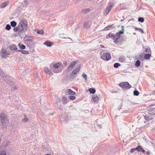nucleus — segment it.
Returning <instances> with one entry per match:
<instances>
[{"label":"nucleus","instance_id":"c03bdc74","mask_svg":"<svg viewBox=\"0 0 155 155\" xmlns=\"http://www.w3.org/2000/svg\"><path fill=\"white\" fill-rule=\"evenodd\" d=\"M144 117L145 119L146 120H151L152 119L153 117L151 116V118H150L148 116H144Z\"/></svg>","mask_w":155,"mask_h":155},{"label":"nucleus","instance_id":"0e129e2a","mask_svg":"<svg viewBox=\"0 0 155 155\" xmlns=\"http://www.w3.org/2000/svg\"><path fill=\"white\" fill-rule=\"evenodd\" d=\"M154 86L155 87V84H154Z\"/></svg>","mask_w":155,"mask_h":155},{"label":"nucleus","instance_id":"5701e85b","mask_svg":"<svg viewBox=\"0 0 155 155\" xmlns=\"http://www.w3.org/2000/svg\"><path fill=\"white\" fill-rule=\"evenodd\" d=\"M18 45L21 49H25L26 48L25 46L24 45L20 43H18Z\"/></svg>","mask_w":155,"mask_h":155},{"label":"nucleus","instance_id":"a878e982","mask_svg":"<svg viewBox=\"0 0 155 155\" xmlns=\"http://www.w3.org/2000/svg\"><path fill=\"white\" fill-rule=\"evenodd\" d=\"M134 28L136 31H138L139 32L143 34L144 33V32L143 31V30L141 28H138L137 27H134Z\"/></svg>","mask_w":155,"mask_h":155},{"label":"nucleus","instance_id":"bb28decb","mask_svg":"<svg viewBox=\"0 0 155 155\" xmlns=\"http://www.w3.org/2000/svg\"><path fill=\"white\" fill-rule=\"evenodd\" d=\"M62 102L63 104H65L68 103L67 99L66 97H63Z\"/></svg>","mask_w":155,"mask_h":155},{"label":"nucleus","instance_id":"e2e57ef3","mask_svg":"<svg viewBox=\"0 0 155 155\" xmlns=\"http://www.w3.org/2000/svg\"><path fill=\"white\" fill-rule=\"evenodd\" d=\"M43 149H45V148L44 147V146H43Z\"/></svg>","mask_w":155,"mask_h":155},{"label":"nucleus","instance_id":"412c9836","mask_svg":"<svg viewBox=\"0 0 155 155\" xmlns=\"http://www.w3.org/2000/svg\"><path fill=\"white\" fill-rule=\"evenodd\" d=\"M91 11V9L90 8H87L83 9L82 10V12L84 14H86L88 13Z\"/></svg>","mask_w":155,"mask_h":155},{"label":"nucleus","instance_id":"72a5a7b5","mask_svg":"<svg viewBox=\"0 0 155 155\" xmlns=\"http://www.w3.org/2000/svg\"><path fill=\"white\" fill-rule=\"evenodd\" d=\"M37 33L38 34L42 35L44 34V31L42 30H38L37 31Z\"/></svg>","mask_w":155,"mask_h":155},{"label":"nucleus","instance_id":"a18cd8bd","mask_svg":"<svg viewBox=\"0 0 155 155\" xmlns=\"http://www.w3.org/2000/svg\"><path fill=\"white\" fill-rule=\"evenodd\" d=\"M27 47H28L30 48H33L34 47V44H30V45H27Z\"/></svg>","mask_w":155,"mask_h":155},{"label":"nucleus","instance_id":"f8f14e48","mask_svg":"<svg viewBox=\"0 0 155 155\" xmlns=\"http://www.w3.org/2000/svg\"><path fill=\"white\" fill-rule=\"evenodd\" d=\"M135 150H137L138 152H141L142 153H145V150L142 148L140 146H138L134 148Z\"/></svg>","mask_w":155,"mask_h":155},{"label":"nucleus","instance_id":"f704fd0d","mask_svg":"<svg viewBox=\"0 0 155 155\" xmlns=\"http://www.w3.org/2000/svg\"><path fill=\"white\" fill-rule=\"evenodd\" d=\"M25 118L24 119H23L22 120V121L23 122H26L28 120V118L25 115L24 116Z\"/></svg>","mask_w":155,"mask_h":155},{"label":"nucleus","instance_id":"e433bc0d","mask_svg":"<svg viewBox=\"0 0 155 155\" xmlns=\"http://www.w3.org/2000/svg\"><path fill=\"white\" fill-rule=\"evenodd\" d=\"M133 94H134V95L135 96H138L139 95V92H138V91H137V90H135L134 91V93H133Z\"/></svg>","mask_w":155,"mask_h":155},{"label":"nucleus","instance_id":"bf43d9fd","mask_svg":"<svg viewBox=\"0 0 155 155\" xmlns=\"http://www.w3.org/2000/svg\"><path fill=\"white\" fill-rule=\"evenodd\" d=\"M17 51H18V52H21L22 53V50H17Z\"/></svg>","mask_w":155,"mask_h":155},{"label":"nucleus","instance_id":"052dcab7","mask_svg":"<svg viewBox=\"0 0 155 155\" xmlns=\"http://www.w3.org/2000/svg\"><path fill=\"white\" fill-rule=\"evenodd\" d=\"M154 105H155V104H154ZM153 105H154V104H152L150 105V106H153Z\"/></svg>","mask_w":155,"mask_h":155},{"label":"nucleus","instance_id":"7ed1b4c3","mask_svg":"<svg viewBox=\"0 0 155 155\" xmlns=\"http://www.w3.org/2000/svg\"><path fill=\"white\" fill-rule=\"evenodd\" d=\"M101 58L103 60L108 61L110 60L111 58V54L109 52L104 53L101 56Z\"/></svg>","mask_w":155,"mask_h":155},{"label":"nucleus","instance_id":"a211bd4d","mask_svg":"<svg viewBox=\"0 0 155 155\" xmlns=\"http://www.w3.org/2000/svg\"><path fill=\"white\" fill-rule=\"evenodd\" d=\"M44 44L48 47H50L52 45V43L48 41H46L44 42Z\"/></svg>","mask_w":155,"mask_h":155},{"label":"nucleus","instance_id":"4d7b16f0","mask_svg":"<svg viewBox=\"0 0 155 155\" xmlns=\"http://www.w3.org/2000/svg\"><path fill=\"white\" fill-rule=\"evenodd\" d=\"M63 64L64 65H65V66H66L67 64V62L66 61H64V63H63Z\"/></svg>","mask_w":155,"mask_h":155},{"label":"nucleus","instance_id":"dca6fc26","mask_svg":"<svg viewBox=\"0 0 155 155\" xmlns=\"http://www.w3.org/2000/svg\"><path fill=\"white\" fill-rule=\"evenodd\" d=\"M114 25V24H112V25H109L107 26L106 28H105L104 29L106 31L109 30L110 29H113L115 28V27L113 26Z\"/></svg>","mask_w":155,"mask_h":155},{"label":"nucleus","instance_id":"79ce46f5","mask_svg":"<svg viewBox=\"0 0 155 155\" xmlns=\"http://www.w3.org/2000/svg\"><path fill=\"white\" fill-rule=\"evenodd\" d=\"M82 76L83 78H84L85 80L86 81L87 80V75L85 73H84L82 74Z\"/></svg>","mask_w":155,"mask_h":155},{"label":"nucleus","instance_id":"ea45409f","mask_svg":"<svg viewBox=\"0 0 155 155\" xmlns=\"http://www.w3.org/2000/svg\"><path fill=\"white\" fill-rule=\"evenodd\" d=\"M145 52L147 53H151V51L150 50V48H146L145 50Z\"/></svg>","mask_w":155,"mask_h":155},{"label":"nucleus","instance_id":"6ab92c4d","mask_svg":"<svg viewBox=\"0 0 155 155\" xmlns=\"http://www.w3.org/2000/svg\"><path fill=\"white\" fill-rule=\"evenodd\" d=\"M9 49L12 51L18 50V49L14 45L10 46L9 47Z\"/></svg>","mask_w":155,"mask_h":155},{"label":"nucleus","instance_id":"c9c22d12","mask_svg":"<svg viewBox=\"0 0 155 155\" xmlns=\"http://www.w3.org/2000/svg\"><path fill=\"white\" fill-rule=\"evenodd\" d=\"M11 28V26L8 24L6 25L5 29L7 30H9Z\"/></svg>","mask_w":155,"mask_h":155},{"label":"nucleus","instance_id":"864d4df0","mask_svg":"<svg viewBox=\"0 0 155 155\" xmlns=\"http://www.w3.org/2000/svg\"><path fill=\"white\" fill-rule=\"evenodd\" d=\"M145 155H149L150 154V152L149 151H146V152H145V153H143Z\"/></svg>","mask_w":155,"mask_h":155},{"label":"nucleus","instance_id":"58836bf2","mask_svg":"<svg viewBox=\"0 0 155 155\" xmlns=\"http://www.w3.org/2000/svg\"><path fill=\"white\" fill-rule=\"evenodd\" d=\"M3 76V79L5 80V81H7L8 80V77L6 75H2Z\"/></svg>","mask_w":155,"mask_h":155},{"label":"nucleus","instance_id":"7c9ffc66","mask_svg":"<svg viewBox=\"0 0 155 155\" xmlns=\"http://www.w3.org/2000/svg\"><path fill=\"white\" fill-rule=\"evenodd\" d=\"M53 71L55 73H59L61 72V71L60 70H58V69L57 68H53Z\"/></svg>","mask_w":155,"mask_h":155},{"label":"nucleus","instance_id":"6e6552de","mask_svg":"<svg viewBox=\"0 0 155 155\" xmlns=\"http://www.w3.org/2000/svg\"><path fill=\"white\" fill-rule=\"evenodd\" d=\"M0 54L1 56L2 57H4L5 56L8 57L9 54L8 53L6 50L2 49L1 51Z\"/></svg>","mask_w":155,"mask_h":155},{"label":"nucleus","instance_id":"13d9d810","mask_svg":"<svg viewBox=\"0 0 155 155\" xmlns=\"http://www.w3.org/2000/svg\"><path fill=\"white\" fill-rule=\"evenodd\" d=\"M12 87L13 88V89L14 90H16L17 88V87L16 86H15L14 87Z\"/></svg>","mask_w":155,"mask_h":155},{"label":"nucleus","instance_id":"de8ad7c7","mask_svg":"<svg viewBox=\"0 0 155 155\" xmlns=\"http://www.w3.org/2000/svg\"><path fill=\"white\" fill-rule=\"evenodd\" d=\"M88 22H84V25H83L84 27L86 28V27H88Z\"/></svg>","mask_w":155,"mask_h":155},{"label":"nucleus","instance_id":"3c124183","mask_svg":"<svg viewBox=\"0 0 155 155\" xmlns=\"http://www.w3.org/2000/svg\"><path fill=\"white\" fill-rule=\"evenodd\" d=\"M154 108H150L148 110L150 112H153L154 109H153Z\"/></svg>","mask_w":155,"mask_h":155},{"label":"nucleus","instance_id":"473e14b6","mask_svg":"<svg viewBox=\"0 0 155 155\" xmlns=\"http://www.w3.org/2000/svg\"><path fill=\"white\" fill-rule=\"evenodd\" d=\"M120 66V64L118 63H115L114 65V67L115 68H117Z\"/></svg>","mask_w":155,"mask_h":155},{"label":"nucleus","instance_id":"f257e3e1","mask_svg":"<svg viewBox=\"0 0 155 155\" xmlns=\"http://www.w3.org/2000/svg\"><path fill=\"white\" fill-rule=\"evenodd\" d=\"M27 22L25 19L21 20L18 26L16 27H14V31L18 32V35L21 36L27 30Z\"/></svg>","mask_w":155,"mask_h":155},{"label":"nucleus","instance_id":"09e8293b","mask_svg":"<svg viewBox=\"0 0 155 155\" xmlns=\"http://www.w3.org/2000/svg\"><path fill=\"white\" fill-rule=\"evenodd\" d=\"M22 53L24 54H28V51L22 50Z\"/></svg>","mask_w":155,"mask_h":155},{"label":"nucleus","instance_id":"1a4fd4ad","mask_svg":"<svg viewBox=\"0 0 155 155\" xmlns=\"http://www.w3.org/2000/svg\"><path fill=\"white\" fill-rule=\"evenodd\" d=\"M113 7V5H111L109 7H107L104 11V15H107Z\"/></svg>","mask_w":155,"mask_h":155},{"label":"nucleus","instance_id":"c756f323","mask_svg":"<svg viewBox=\"0 0 155 155\" xmlns=\"http://www.w3.org/2000/svg\"><path fill=\"white\" fill-rule=\"evenodd\" d=\"M10 25L12 27H15L17 25V23L15 21H11Z\"/></svg>","mask_w":155,"mask_h":155},{"label":"nucleus","instance_id":"9b49d317","mask_svg":"<svg viewBox=\"0 0 155 155\" xmlns=\"http://www.w3.org/2000/svg\"><path fill=\"white\" fill-rule=\"evenodd\" d=\"M76 62L75 61H72L68 67L67 70L68 71L72 69L74 67L75 65L76 64Z\"/></svg>","mask_w":155,"mask_h":155},{"label":"nucleus","instance_id":"a19ab883","mask_svg":"<svg viewBox=\"0 0 155 155\" xmlns=\"http://www.w3.org/2000/svg\"><path fill=\"white\" fill-rule=\"evenodd\" d=\"M144 21V19L143 17H140L138 18V21L139 22H143Z\"/></svg>","mask_w":155,"mask_h":155},{"label":"nucleus","instance_id":"9d476101","mask_svg":"<svg viewBox=\"0 0 155 155\" xmlns=\"http://www.w3.org/2000/svg\"><path fill=\"white\" fill-rule=\"evenodd\" d=\"M80 70V68H78L73 70L70 75L71 77L72 78H74V75L77 74V73L79 72Z\"/></svg>","mask_w":155,"mask_h":155},{"label":"nucleus","instance_id":"4c0bfd02","mask_svg":"<svg viewBox=\"0 0 155 155\" xmlns=\"http://www.w3.org/2000/svg\"><path fill=\"white\" fill-rule=\"evenodd\" d=\"M119 60L120 62H123L125 60V58L124 57H121L119 58Z\"/></svg>","mask_w":155,"mask_h":155},{"label":"nucleus","instance_id":"20e7f679","mask_svg":"<svg viewBox=\"0 0 155 155\" xmlns=\"http://www.w3.org/2000/svg\"><path fill=\"white\" fill-rule=\"evenodd\" d=\"M111 38L113 40L114 42L115 43L117 44L118 42V40L116 36L114 34H112L111 33H109L107 35L106 38Z\"/></svg>","mask_w":155,"mask_h":155},{"label":"nucleus","instance_id":"0eeeda50","mask_svg":"<svg viewBox=\"0 0 155 155\" xmlns=\"http://www.w3.org/2000/svg\"><path fill=\"white\" fill-rule=\"evenodd\" d=\"M121 28L122 30L119 31L118 32L116 33V35H115L117 38L118 39V40H119L120 37V35L123 34L124 33V26H122Z\"/></svg>","mask_w":155,"mask_h":155},{"label":"nucleus","instance_id":"f03ea898","mask_svg":"<svg viewBox=\"0 0 155 155\" xmlns=\"http://www.w3.org/2000/svg\"><path fill=\"white\" fill-rule=\"evenodd\" d=\"M0 118L3 126L5 127L7 126L9 121L7 116L3 112H2L0 114Z\"/></svg>","mask_w":155,"mask_h":155},{"label":"nucleus","instance_id":"423d86ee","mask_svg":"<svg viewBox=\"0 0 155 155\" xmlns=\"http://www.w3.org/2000/svg\"><path fill=\"white\" fill-rule=\"evenodd\" d=\"M55 104L57 105L59 109L61 110L62 109V106L61 104V102L60 99L58 97H56L55 98Z\"/></svg>","mask_w":155,"mask_h":155},{"label":"nucleus","instance_id":"393cba45","mask_svg":"<svg viewBox=\"0 0 155 155\" xmlns=\"http://www.w3.org/2000/svg\"><path fill=\"white\" fill-rule=\"evenodd\" d=\"M144 54L141 53L139 55V57H138L137 58L142 60L144 59Z\"/></svg>","mask_w":155,"mask_h":155},{"label":"nucleus","instance_id":"ddd939ff","mask_svg":"<svg viewBox=\"0 0 155 155\" xmlns=\"http://www.w3.org/2000/svg\"><path fill=\"white\" fill-rule=\"evenodd\" d=\"M65 94L67 95H74L75 94V92L73 91L70 89H68L66 90Z\"/></svg>","mask_w":155,"mask_h":155},{"label":"nucleus","instance_id":"6e6d98bb","mask_svg":"<svg viewBox=\"0 0 155 155\" xmlns=\"http://www.w3.org/2000/svg\"><path fill=\"white\" fill-rule=\"evenodd\" d=\"M135 151V150H134V148H133L131 149V150H130V152L131 153H133Z\"/></svg>","mask_w":155,"mask_h":155},{"label":"nucleus","instance_id":"aec40b11","mask_svg":"<svg viewBox=\"0 0 155 155\" xmlns=\"http://www.w3.org/2000/svg\"><path fill=\"white\" fill-rule=\"evenodd\" d=\"M92 99L94 102H97L98 98L96 94H94L92 96Z\"/></svg>","mask_w":155,"mask_h":155},{"label":"nucleus","instance_id":"c85d7f7f","mask_svg":"<svg viewBox=\"0 0 155 155\" xmlns=\"http://www.w3.org/2000/svg\"><path fill=\"white\" fill-rule=\"evenodd\" d=\"M140 64V62L139 60H137L136 61L135 65L136 67H139Z\"/></svg>","mask_w":155,"mask_h":155},{"label":"nucleus","instance_id":"f3484780","mask_svg":"<svg viewBox=\"0 0 155 155\" xmlns=\"http://www.w3.org/2000/svg\"><path fill=\"white\" fill-rule=\"evenodd\" d=\"M8 1L0 5V8H3L9 4Z\"/></svg>","mask_w":155,"mask_h":155},{"label":"nucleus","instance_id":"49530a36","mask_svg":"<svg viewBox=\"0 0 155 155\" xmlns=\"http://www.w3.org/2000/svg\"><path fill=\"white\" fill-rule=\"evenodd\" d=\"M69 98L70 99H71V100H74L76 99V97L71 95V96H69Z\"/></svg>","mask_w":155,"mask_h":155},{"label":"nucleus","instance_id":"2eb2a0df","mask_svg":"<svg viewBox=\"0 0 155 155\" xmlns=\"http://www.w3.org/2000/svg\"><path fill=\"white\" fill-rule=\"evenodd\" d=\"M24 40L25 41H31L33 40L32 38L26 35L24 37Z\"/></svg>","mask_w":155,"mask_h":155},{"label":"nucleus","instance_id":"37998d69","mask_svg":"<svg viewBox=\"0 0 155 155\" xmlns=\"http://www.w3.org/2000/svg\"><path fill=\"white\" fill-rule=\"evenodd\" d=\"M6 152L4 150H2L0 152V155H6Z\"/></svg>","mask_w":155,"mask_h":155},{"label":"nucleus","instance_id":"4468645a","mask_svg":"<svg viewBox=\"0 0 155 155\" xmlns=\"http://www.w3.org/2000/svg\"><path fill=\"white\" fill-rule=\"evenodd\" d=\"M44 71L46 74L49 75H51L52 73V72L50 69L47 67H45Z\"/></svg>","mask_w":155,"mask_h":155},{"label":"nucleus","instance_id":"39448f33","mask_svg":"<svg viewBox=\"0 0 155 155\" xmlns=\"http://www.w3.org/2000/svg\"><path fill=\"white\" fill-rule=\"evenodd\" d=\"M119 86L123 88H130L131 87V85L127 82L120 83Z\"/></svg>","mask_w":155,"mask_h":155},{"label":"nucleus","instance_id":"2f4dec72","mask_svg":"<svg viewBox=\"0 0 155 155\" xmlns=\"http://www.w3.org/2000/svg\"><path fill=\"white\" fill-rule=\"evenodd\" d=\"M7 84L10 86H12L13 85L14 83L13 81H8L7 82Z\"/></svg>","mask_w":155,"mask_h":155},{"label":"nucleus","instance_id":"cd10ccee","mask_svg":"<svg viewBox=\"0 0 155 155\" xmlns=\"http://www.w3.org/2000/svg\"><path fill=\"white\" fill-rule=\"evenodd\" d=\"M60 65L61 64L59 63H56L53 65V68L58 69Z\"/></svg>","mask_w":155,"mask_h":155},{"label":"nucleus","instance_id":"603ef678","mask_svg":"<svg viewBox=\"0 0 155 155\" xmlns=\"http://www.w3.org/2000/svg\"><path fill=\"white\" fill-rule=\"evenodd\" d=\"M30 2L28 1V0L26 1H25V3L26 5H28L29 4Z\"/></svg>","mask_w":155,"mask_h":155},{"label":"nucleus","instance_id":"5fc2aeb1","mask_svg":"<svg viewBox=\"0 0 155 155\" xmlns=\"http://www.w3.org/2000/svg\"><path fill=\"white\" fill-rule=\"evenodd\" d=\"M4 74V72L0 69V75H3Z\"/></svg>","mask_w":155,"mask_h":155},{"label":"nucleus","instance_id":"8fccbe9b","mask_svg":"<svg viewBox=\"0 0 155 155\" xmlns=\"http://www.w3.org/2000/svg\"><path fill=\"white\" fill-rule=\"evenodd\" d=\"M153 109H154L153 112L150 113V115L151 116H153V115H155V107Z\"/></svg>","mask_w":155,"mask_h":155},{"label":"nucleus","instance_id":"680f3d73","mask_svg":"<svg viewBox=\"0 0 155 155\" xmlns=\"http://www.w3.org/2000/svg\"><path fill=\"white\" fill-rule=\"evenodd\" d=\"M101 47H102V48H104V46H103H103H101Z\"/></svg>","mask_w":155,"mask_h":155},{"label":"nucleus","instance_id":"b1692460","mask_svg":"<svg viewBox=\"0 0 155 155\" xmlns=\"http://www.w3.org/2000/svg\"><path fill=\"white\" fill-rule=\"evenodd\" d=\"M89 91L91 94H94L96 92L95 89L93 88H91L88 89Z\"/></svg>","mask_w":155,"mask_h":155},{"label":"nucleus","instance_id":"4be33fe9","mask_svg":"<svg viewBox=\"0 0 155 155\" xmlns=\"http://www.w3.org/2000/svg\"><path fill=\"white\" fill-rule=\"evenodd\" d=\"M151 56V53H148L146 54H144V59H149Z\"/></svg>","mask_w":155,"mask_h":155}]
</instances>
